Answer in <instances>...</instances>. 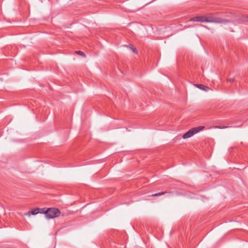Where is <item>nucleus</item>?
Listing matches in <instances>:
<instances>
[{"label": "nucleus", "mask_w": 248, "mask_h": 248, "mask_svg": "<svg viewBox=\"0 0 248 248\" xmlns=\"http://www.w3.org/2000/svg\"><path fill=\"white\" fill-rule=\"evenodd\" d=\"M227 81L233 82L234 81V79L232 78H230L227 79Z\"/></svg>", "instance_id": "obj_11"}, {"label": "nucleus", "mask_w": 248, "mask_h": 248, "mask_svg": "<svg viewBox=\"0 0 248 248\" xmlns=\"http://www.w3.org/2000/svg\"><path fill=\"white\" fill-rule=\"evenodd\" d=\"M228 126H214V128H218V129H224V128H228Z\"/></svg>", "instance_id": "obj_9"}, {"label": "nucleus", "mask_w": 248, "mask_h": 248, "mask_svg": "<svg viewBox=\"0 0 248 248\" xmlns=\"http://www.w3.org/2000/svg\"><path fill=\"white\" fill-rule=\"evenodd\" d=\"M204 128V126H199L196 128H193L184 134L183 138L185 139L190 138L194 134L203 129Z\"/></svg>", "instance_id": "obj_2"}, {"label": "nucleus", "mask_w": 248, "mask_h": 248, "mask_svg": "<svg viewBox=\"0 0 248 248\" xmlns=\"http://www.w3.org/2000/svg\"><path fill=\"white\" fill-rule=\"evenodd\" d=\"M172 193V192H171V191H165L160 192H159V193H157L152 194V197L159 196H161V195H164V194H165L166 193Z\"/></svg>", "instance_id": "obj_7"}, {"label": "nucleus", "mask_w": 248, "mask_h": 248, "mask_svg": "<svg viewBox=\"0 0 248 248\" xmlns=\"http://www.w3.org/2000/svg\"><path fill=\"white\" fill-rule=\"evenodd\" d=\"M44 214H46L47 217H58L60 216H64L63 214H61V211L56 208H49L47 209L44 208Z\"/></svg>", "instance_id": "obj_1"}, {"label": "nucleus", "mask_w": 248, "mask_h": 248, "mask_svg": "<svg viewBox=\"0 0 248 248\" xmlns=\"http://www.w3.org/2000/svg\"><path fill=\"white\" fill-rule=\"evenodd\" d=\"M44 208H35L34 209H31L30 211H28L25 215L28 217H30L31 215H36L39 213L44 214Z\"/></svg>", "instance_id": "obj_4"}, {"label": "nucleus", "mask_w": 248, "mask_h": 248, "mask_svg": "<svg viewBox=\"0 0 248 248\" xmlns=\"http://www.w3.org/2000/svg\"><path fill=\"white\" fill-rule=\"evenodd\" d=\"M205 22L225 23L227 22V20L216 18L213 16H205Z\"/></svg>", "instance_id": "obj_3"}, {"label": "nucleus", "mask_w": 248, "mask_h": 248, "mask_svg": "<svg viewBox=\"0 0 248 248\" xmlns=\"http://www.w3.org/2000/svg\"><path fill=\"white\" fill-rule=\"evenodd\" d=\"M76 53L78 54V55H80V56H81L82 57H85V54L83 52H82V51H77Z\"/></svg>", "instance_id": "obj_10"}, {"label": "nucleus", "mask_w": 248, "mask_h": 248, "mask_svg": "<svg viewBox=\"0 0 248 248\" xmlns=\"http://www.w3.org/2000/svg\"><path fill=\"white\" fill-rule=\"evenodd\" d=\"M131 49L132 50L133 52L134 53H137V51L136 48L135 47H131Z\"/></svg>", "instance_id": "obj_13"}, {"label": "nucleus", "mask_w": 248, "mask_h": 248, "mask_svg": "<svg viewBox=\"0 0 248 248\" xmlns=\"http://www.w3.org/2000/svg\"><path fill=\"white\" fill-rule=\"evenodd\" d=\"M194 86H196L197 88L206 92H207L210 90V88L202 84H194Z\"/></svg>", "instance_id": "obj_6"}, {"label": "nucleus", "mask_w": 248, "mask_h": 248, "mask_svg": "<svg viewBox=\"0 0 248 248\" xmlns=\"http://www.w3.org/2000/svg\"><path fill=\"white\" fill-rule=\"evenodd\" d=\"M189 21L193 22H205V16H198L191 18Z\"/></svg>", "instance_id": "obj_5"}, {"label": "nucleus", "mask_w": 248, "mask_h": 248, "mask_svg": "<svg viewBox=\"0 0 248 248\" xmlns=\"http://www.w3.org/2000/svg\"><path fill=\"white\" fill-rule=\"evenodd\" d=\"M172 193V192H171V191H165L160 192H159V193H157L152 194V197L159 196H161V195H164V194H165L166 193Z\"/></svg>", "instance_id": "obj_8"}, {"label": "nucleus", "mask_w": 248, "mask_h": 248, "mask_svg": "<svg viewBox=\"0 0 248 248\" xmlns=\"http://www.w3.org/2000/svg\"><path fill=\"white\" fill-rule=\"evenodd\" d=\"M243 21H248V16H244L243 17Z\"/></svg>", "instance_id": "obj_12"}]
</instances>
